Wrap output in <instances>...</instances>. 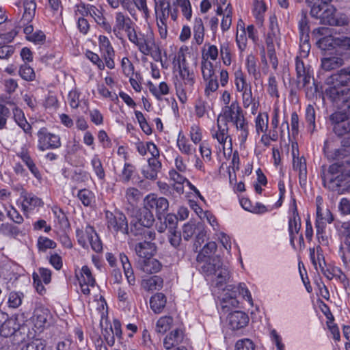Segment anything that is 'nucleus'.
I'll use <instances>...</instances> for the list:
<instances>
[{"label": "nucleus", "mask_w": 350, "mask_h": 350, "mask_svg": "<svg viewBox=\"0 0 350 350\" xmlns=\"http://www.w3.org/2000/svg\"><path fill=\"white\" fill-rule=\"evenodd\" d=\"M105 217L107 219V228L114 232H121L125 234L131 233L128 226L127 219L124 214L121 212L112 213L106 211Z\"/></svg>", "instance_id": "5"}, {"label": "nucleus", "mask_w": 350, "mask_h": 350, "mask_svg": "<svg viewBox=\"0 0 350 350\" xmlns=\"http://www.w3.org/2000/svg\"><path fill=\"white\" fill-rule=\"evenodd\" d=\"M99 48L101 52L102 58L105 62V66L109 68L113 69L115 67L114 57L115 51L112 47L110 41L105 36L99 37Z\"/></svg>", "instance_id": "10"}, {"label": "nucleus", "mask_w": 350, "mask_h": 350, "mask_svg": "<svg viewBox=\"0 0 350 350\" xmlns=\"http://www.w3.org/2000/svg\"><path fill=\"white\" fill-rule=\"evenodd\" d=\"M138 223L142 226L147 228H150L153 225L155 219L154 217L148 208L144 205V207L140 210Z\"/></svg>", "instance_id": "33"}, {"label": "nucleus", "mask_w": 350, "mask_h": 350, "mask_svg": "<svg viewBox=\"0 0 350 350\" xmlns=\"http://www.w3.org/2000/svg\"><path fill=\"white\" fill-rule=\"evenodd\" d=\"M46 341L42 338H33L26 343L21 350H45Z\"/></svg>", "instance_id": "49"}, {"label": "nucleus", "mask_w": 350, "mask_h": 350, "mask_svg": "<svg viewBox=\"0 0 350 350\" xmlns=\"http://www.w3.org/2000/svg\"><path fill=\"white\" fill-rule=\"evenodd\" d=\"M24 294L20 291H12L8 295V304L10 308H18L23 301Z\"/></svg>", "instance_id": "48"}, {"label": "nucleus", "mask_w": 350, "mask_h": 350, "mask_svg": "<svg viewBox=\"0 0 350 350\" xmlns=\"http://www.w3.org/2000/svg\"><path fill=\"white\" fill-rule=\"evenodd\" d=\"M120 260L129 284L130 285H134L135 283V277L129 258L124 253H121L120 254Z\"/></svg>", "instance_id": "31"}, {"label": "nucleus", "mask_w": 350, "mask_h": 350, "mask_svg": "<svg viewBox=\"0 0 350 350\" xmlns=\"http://www.w3.org/2000/svg\"><path fill=\"white\" fill-rule=\"evenodd\" d=\"M143 288L148 291L159 290L163 287V280L158 275H154L142 281Z\"/></svg>", "instance_id": "35"}, {"label": "nucleus", "mask_w": 350, "mask_h": 350, "mask_svg": "<svg viewBox=\"0 0 350 350\" xmlns=\"http://www.w3.org/2000/svg\"><path fill=\"white\" fill-rule=\"evenodd\" d=\"M51 319L52 314L49 309L38 307L34 310L32 320L34 326L40 332L50 325Z\"/></svg>", "instance_id": "11"}, {"label": "nucleus", "mask_w": 350, "mask_h": 350, "mask_svg": "<svg viewBox=\"0 0 350 350\" xmlns=\"http://www.w3.org/2000/svg\"><path fill=\"white\" fill-rule=\"evenodd\" d=\"M37 246L40 251L44 252L47 249H54L56 247L57 244L53 240L45 237H40L38 239Z\"/></svg>", "instance_id": "57"}, {"label": "nucleus", "mask_w": 350, "mask_h": 350, "mask_svg": "<svg viewBox=\"0 0 350 350\" xmlns=\"http://www.w3.org/2000/svg\"><path fill=\"white\" fill-rule=\"evenodd\" d=\"M177 4L180 7L183 16L190 20L192 16L191 5L189 0H176Z\"/></svg>", "instance_id": "62"}, {"label": "nucleus", "mask_w": 350, "mask_h": 350, "mask_svg": "<svg viewBox=\"0 0 350 350\" xmlns=\"http://www.w3.org/2000/svg\"><path fill=\"white\" fill-rule=\"evenodd\" d=\"M324 151L329 159H336L350 154V136H345L341 141V148L335 149L334 152L329 150L328 142H325Z\"/></svg>", "instance_id": "15"}, {"label": "nucleus", "mask_w": 350, "mask_h": 350, "mask_svg": "<svg viewBox=\"0 0 350 350\" xmlns=\"http://www.w3.org/2000/svg\"><path fill=\"white\" fill-rule=\"evenodd\" d=\"M0 233L6 237H16L21 233V230L10 223H3L0 225Z\"/></svg>", "instance_id": "50"}, {"label": "nucleus", "mask_w": 350, "mask_h": 350, "mask_svg": "<svg viewBox=\"0 0 350 350\" xmlns=\"http://www.w3.org/2000/svg\"><path fill=\"white\" fill-rule=\"evenodd\" d=\"M183 338V332L180 329H176L165 336L163 340V346L166 349H170L181 343Z\"/></svg>", "instance_id": "25"}, {"label": "nucleus", "mask_w": 350, "mask_h": 350, "mask_svg": "<svg viewBox=\"0 0 350 350\" xmlns=\"http://www.w3.org/2000/svg\"><path fill=\"white\" fill-rule=\"evenodd\" d=\"M116 25L113 29V32L118 37L119 33L121 30L124 29L126 31L128 29H130L131 27L133 26V23L131 19L125 16L122 12H117L116 14Z\"/></svg>", "instance_id": "26"}, {"label": "nucleus", "mask_w": 350, "mask_h": 350, "mask_svg": "<svg viewBox=\"0 0 350 350\" xmlns=\"http://www.w3.org/2000/svg\"><path fill=\"white\" fill-rule=\"evenodd\" d=\"M137 224H133L132 222L131 223V233L134 236H140L141 241L154 243L153 241L156 239V232L154 230L146 228V229L134 230L133 226L135 228Z\"/></svg>", "instance_id": "32"}, {"label": "nucleus", "mask_w": 350, "mask_h": 350, "mask_svg": "<svg viewBox=\"0 0 350 350\" xmlns=\"http://www.w3.org/2000/svg\"><path fill=\"white\" fill-rule=\"evenodd\" d=\"M137 46L139 51L144 55H148L150 50L152 49V46H155V42L152 34L146 35L140 34Z\"/></svg>", "instance_id": "29"}, {"label": "nucleus", "mask_w": 350, "mask_h": 350, "mask_svg": "<svg viewBox=\"0 0 350 350\" xmlns=\"http://www.w3.org/2000/svg\"><path fill=\"white\" fill-rule=\"evenodd\" d=\"M155 12L160 11L159 16L163 19L168 18L170 12V4L166 0H154Z\"/></svg>", "instance_id": "43"}, {"label": "nucleus", "mask_w": 350, "mask_h": 350, "mask_svg": "<svg viewBox=\"0 0 350 350\" xmlns=\"http://www.w3.org/2000/svg\"><path fill=\"white\" fill-rule=\"evenodd\" d=\"M326 82L327 84H336L342 87L350 85V66L332 74L327 79Z\"/></svg>", "instance_id": "17"}, {"label": "nucleus", "mask_w": 350, "mask_h": 350, "mask_svg": "<svg viewBox=\"0 0 350 350\" xmlns=\"http://www.w3.org/2000/svg\"><path fill=\"white\" fill-rule=\"evenodd\" d=\"M295 70L298 84H301L303 88L309 84L312 77V70H311L310 66H306L304 64L299 57H296L295 58Z\"/></svg>", "instance_id": "13"}, {"label": "nucleus", "mask_w": 350, "mask_h": 350, "mask_svg": "<svg viewBox=\"0 0 350 350\" xmlns=\"http://www.w3.org/2000/svg\"><path fill=\"white\" fill-rule=\"evenodd\" d=\"M234 76V83L238 92H241L245 90V89L246 90L248 89V88H251V85L247 83L245 77L241 70L236 71Z\"/></svg>", "instance_id": "54"}, {"label": "nucleus", "mask_w": 350, "mask_h": 350, "mask_svg": "<svg viewBox=\"0 0 350 350\" xmlns=\"http://www.w3.org/2000/svg\"><path fill=\"white\" fill-rule=\"evenodd\" d=\"M85 56L91 62L96 65L99 70H103L105 69V65L98 55L91 51H87Z\"/></svg>", "instance_id": "63"}, {"label": "nucleus", "mask_w": 350, "mask_h": 350, "mask_svg": "<svg viewBox=\"0 0 350 350\" xmlns=\"http://www.w3.org/2000/svg\"><path fill=\"white\" fill-rule=\"evenodd\" d=\"M83 8L85 10L86 14H90L94 18L97 24L105 18L102 12L94 5L85 6L83 5Z\"/></svg>", "instance_id": "60"}, {"label": "nucleus", "mask_w": 350, "mask_h": 350, "mask_svg": "<svg viewBox=\"0 0 350 350\" xmlns=\"http://www.w3.org/2000/svg\"><path fill=\"white\" fill-rule=\"evenodd\" d=\"M246 68L248 73L252 75L255 80L260 77V73L257 70L256 61L253 55H248L246 59Z\"/></svg>", "instance_id": "52"}, {"label": "nucleus", "mask_w": 350, "mask_h": 350, "mask_svg": "<svg viewBox=\"0 0 350 350\" xmlns=\"http://www.w3.org/2000/svg\"><path fill=\"white\" fill-rule=\"evenodd\" d=\"M91 165L98 178L103 180L105 178V172L98 155L94 154L91 160Z\"/></svg>", "instance_id": "44"}, {"label": "nucleus", "mask_w": 350, "mask_h": 350, "mask_svg": "<svg viewBox=\"0 0 350 350\" xmlns=\"http://www.w3.org/2000/svg\"><path fill=\"white\" fill-rule=\"evenodd\" d=\"M162 167L161 163L156 158H150L148 160V165L142 169V174L146 179L155 180L157 179L158 173Z\"/></svg>", "instance_id": "18"}, {"label": "nucleus", "mask_w": 350, "mask_h": 350, "mask_svg": "<svg viewBox=\"0 0 350 350\" xmlns=\"http://www.w3.org/2000/svg\"><path fill=\"white\" fill-rule=\"evenodd\" d=\"M329 85L325 90V94L336 105L340 107L350 99V88L336 84Z\"/></svg>", "instance_id": "8"}, {"label": "nucleus", "mask_w": 350, "mask_h": 350, "mask_svg": "<svg viewBox=\"0 0 350 350\" xmlns=\"http://www.w3.org/2000/svg\"><path fill=\"white\" fill-rule=\"evenodd\" d=\"M316 112L315 109L312 105H308L306 107L305 112V120L307 124V128L310 133H312L316 129Z\"/></svg>", "instance_id": "39"}, {"label": "nucleus", "mask_w": 350, "mask_h": 350, "mask_svg": "<svg viewBox=\"0 0 350 350\" xmlns=\"http://www.w3.org/2000/svg\"><path fill=\"white\" fill-rule=\"evenodd\" d=\"M38 148L41 151L56 149L61 146L60 137L49 132L46 127L41 128L38 132Z\"/></svg>", "instance_id": "6"}, {"label": "nucleus", "mask_w": 350, "mask_h": 350, "mask_svg": "<svg viewBox=\"0 0 350 350\" xmlns=\"http://www.w3.org/2000/svg\"><path fill=\"white\" fill-rule=\"evenodd\" d=\"M201 70L204 81H207L208 79L217 77L215 75L213 63L207 59H204V57H203L201 63Z\"/></svg>", "instance_id": "42"}, {"label": "nucleus", "mask_w": 350, "mask_h": 350, "mask_svg": "<svg viewBox=\"0 0 350 350\" xmlns=\"http://www.w3.org/2000/svg\"><path fill=\"white\" fill-rule=\"evenodd\" d=\"M135 166L130 163H125L121 174L119 175L120 180L123 183H129L135 172Z\"/></svg>", "instance_id": "45"}, {"label": "nucleus", "mask_w": 350, "mask_h": 350, "mask_svg": "<svg viewBox=\"0 0 350 350\" xmlns=\"http://www.w3.org/2000/svg\"><path fill=\"white\" fill-rule=\"evenodd\" d=\"M343 64V59L336 56L325 57L321 59V67L326 71H330L332 70L338 68Z\"/></svg>", "instance_id": "36"}, {"label": "nucleus", "mask_w": 350, "mask_h": 350, "mask_svg": "<svg viewBox=\"0 0 350 350\" xmlns=\"http://www.w3.org/2000/svg\"><path fill=\"white\" fill-rule=\"evenodd\" d=\"M243 116H244L243 110L237 100L222 108L221 113L217 119V129H213L211 132L212 137L216 139L223 146L224 149L227 139L229 138L231 140L228 134V123L229 122H233Z\"/></svg>", "instance_id": "1"}, {"label": "nucleus", "mask_w": 350, "mask_h": 350, "mask_svg": "<svg viewBox=\"0 0 350 350\" xmlns=\"http://www.w3.org/2000/svg\"><path fill=\"white\" fill-rule=\"evenodd\" d=\"M211 277L213 287L220 291L224 289L230 278V271L227 266L222 265Z\"/></svg>", "instance_id": "14"}, {"label": "nucleus", "mask_w": 350, "mask_h": 350, "mask_svg": "<svg viewBox=\"0 0 350 350\" xmlns=\"http://www.w3.org/2000/svg\"><path fill=\"white\" fill-rule=\"evenodd\" d=\"M256 131L258 134L260 132L265 133L268 129L269 116L267 113H260L255 120Z\"/></svg>", "instance_id": "47"}, {"label": "nucleus", "mask_w": 350, "mask_h": 350, "mask_svg": "<svg viewBox=\"0 0 350 350\" xmlns=\"http://www.w3.org/2000/svg\"><path fill=\"white\" fill-rule=\"evenodd\" d=\"M242 92V101L243 106L245 109H247L251 107V112L252 114H256L259 106V101L256 100L253 96L252 88L245 89L241 91Z\"/></svg>", "instance_id": "27"}, {"label": "nucleus", "mask_w": 350, "mask_h": 350, "mask_svg": "<svg viewBox=\"0 0 350 350\" xmlns=\"http://www.w3.org/2000/svg\"><path fill=\"white\" fill-rule=\"evenodd\" d=\"M309 252L311 262L317 271H318L319 268H322V266L325 265L323 250L319 245L316 248L310 247Z\"/></svg>", "instance_id": "30"}, {"label": "nucleus", "mask_w": 350, "mask_h": 350, "mask_svg": "<svg viewBox=\"0 0 350 350\" xmlns=\"http://www.w3.org/2000/svg\"><path fill=\"white\" fill-rule=\"evenodd\" d=\"M134 250L135 254L140 258L152 257L157 252V245L155 243L140 241L135 243Z\"/></svg>", "instance_id": "20"}, {"label": "nucleus", "mask_w": 350, "mask_h": 350, "mask_svg": "<svg viewBox=\"0 0 350 350\" xmlns=\"http://www.w3.org/2000/svg\"><path fill=\"white\" fill-rule=\"evenodd\" d=\"M293 210L292 216L288 221V232L290 235V243L293 248H295V234H298L301 228V219L299 216L295 201L293 202Z\"/></svg>", "instance_id": "16"}, {"label": "nucleus", "mask_w": 350, "mask_h": 350, "mask_svg": "<svg viewBox=\"0 0 350 350\" xmlns=\"http://www.w3.org/2000/svg\"><path fill=\"white\" fill-rule=\"evenodd\" d=\"M346 167L335 163L331 165L328 170L323 168L321 178L325 187L332 191H338L347 176H350V160L347 161Z\"/></svg>", "instance_id": "3"}, {"label": "nucleus", "mask_w": 350, "mask_h": 350, "mask_svg": "<svg viewBox=\"0 0 350 350\" xmlns=\"http://www.w3.org/2000/svg\"><path fill=\"white\" fill-rule=\"evenodd\" d=\"M79 282H84L94 287L96 284L95 278L93 277L90 269L84 265L81 268V278L79 279Z\"/></svg>", "instance_id": "56"}, {"label": "nucleus", "mask_w": 350, "mask_h": 350, "mask_svg": "<svg viewBox=\"0 0 350 350\" xmlns=\"http://www.w3.org/2000/svg\"><path fill=\"white\" fill-rule=\"evenodd\" d=\"M235 126L237 131L239 132V140L241 145H243L247 141L249 135L248 122L244 116L237 119L232 122Z\"/></svg>", "instance_id": "28"}, {"label": "nucleus", "mask_w": 350, "mask_h": 350, "mask_svg": "<svg viewBox=\"0 0 350 350\" xmlns=\"http://www.w3.org/2000/svg\"><path fill=\"white\" fill-rule=\"evenodd\" d=\"M293 170L299 172V184L301 186L305 185L307 180V166L304 157H295L293 153Z\"/></svg>", "instance_id": "22"}, {"label": "nucleus", "mask_w": 350, "mask_h": 350, "mask_svg": "<svg viewBox=\"0 0 350 350\" xmlns=\"http://www.w3.org/2000/svg\"><path fill=\"white\" fill-rule=\"evenodd\" d=\"M197 261L199 264L200 271L206 277L213 276V273H215L216 270L223 265L218 256H213V258H202L201 260L197 259Z\"/></svg>", "instance_id": "12"}, {"label": "nucleus", "mask_w": 350, "mask_h": 350, "mask_svg": "<svg viewBox=\"0 0 350 350\" xmlns=\"http://www.w3.org/2000/svg\"><path fill=\"white\" fill-rule=\"evenodd\" d=\"M125 199L131 205L137 204L142 198V193L137 188L130 187L125 191Z\"/></svg>", "instance_id": "46"}, {"label": "nucleus", "mask_w": 350, "mask_h": 350, "mask_svg": "<svg viewBox=\"0 0 350 350\" xmlns=\"http://www.w3.org/2000/svg\"><path fill=\"white\" fill-rule=\"evenodd\" d=\"M235 348L236 350H254V345L251 340L244 338L237 342Z\"/></svg>", "instance_id": "64"}, {"label": "nucleus", "mask_w": 350, "mask_h": 350, "mask_svg": "<svg viewBox=\"0 0 350 350\" xmlns=\"http://www.w3.org/2000/svg\"><path fill=\"white\" fill-rule=\"evenodd\" d=\"M228 323L233 330L245 327L249 322V317L242 311H234L228 315Z\"/></svg>", "instance_id": "19"}, {"label": "nucleus", "mask_w": 350, "mask_h": 350, "mask_svg": "<svg viewBox=\"0 0 350 350\" xmlns=\"http://www.w3.org/2000/svg\"><path fill=\"white\" fill-rule=\"evenodd\" d=\"M144 205L151 212L155 211L158 220H161L169 208L168 200L163 197H158L154 193L148 194L144 200Z\"/></svg>", "instance_id": "7"}, {"label": "nucleus", "mask_w": 350, "mask_h": 350, "mask_svg": "<svg viewBox=\"0 0 350 350\" xmlns=\"http://www.w3.org/2000/svg\"><path fill=\"white\" fill-rule=\"evenodd\" d=\"M332 0H306L308 5L310 8V14L311 16H317L320 10H323L330 5Z\"/></svg>", "instance_id": "37"}, {"label": "nucleus", "mask_w": 350, "mask_h": 350, "mask_svg": "<svg viewBox=\"0 0 350 350\" xmlns=\"http://www.w3.org/2000/svg\"><path fill=\"white\" fill-rule=\"evenodd\" d=\"M336 14V9L332 5H329L323 10H320L317 16H311L319 19L320 23L323 25L332 26L344 25V21L342 18H338Z\"/></svg>", "instance_id": "9"}, {"label": "nucleus", "mask_w": 350, "mask_h": 350, "mask_svg": "<svg viewBox=\"0 0 350 350\" xmlns=\"http://www.w3.org/2000/svg\"><path fill=\"white\" fill-rule=\"evenodd\" d=\"M333 221L334 217L329 209L327 208L323 211L320 206L317 205L315 226L318 231L325 228L326 223L331 224Z\"/></svg>", "instance_id": "23"}, {"label": "nucleus", "mask_w": 350, "mask_h": 350, "mask_svg": "<svg viewBox=\"0 0 350 350\" xmlns=\"http://www.w3.org/2000/svg\"><path fill=\"white\" fill-rule=\"evenodd\" d=\"M42 200L33 194H26L23 196V204L25 208L26 204L31 207H38L43 205Z\"/></svg>", "instance_id": "59"}, {"label": "nucleus", "mask_w": 350, "mask_h": 350, "mask_svg": "<svg viewBox=\"0 0 350 350\" xmlns=\"http://www.w3.org/2000/svg\"><path fill=\"white\" fill-rule=\"evenodd\" d=\"M135 115L137 120L142 130L146 134L150 135L152 133V129L147 122L144 114L139 111H135Z\"/></svg>", "instance_id": "61"}, {"label": "nucleus", "mask_w": 350, "mask_h": 350, "mask_svg": "<svg viewBox=\"0 0 350 350\" xmlns=\"http://www.w3.org/2000/svg\"><path fill=\"white\" fill-rule=\"evenodd\" d=\"M178 75L174 79L176 94L182 103L187 100V93L191 92L195 83V75L189 70L184 53L178 55L177 58Z\"/></svg>", "instance_id": "2"}, {"label": "nucleus", "mask_w": 350, "mask_h": 350, "mask_svg": "<svg viewBox=\"0 0 350 350\" xmlns=\"http://www.w3.org/2000/svg\"><path fill=\"white\" fill-rule=\"evenodd\" d=\"M177 146L183 154L187 155H191L196 151V148L189 144L188 139L181 132L178 136Z\"/></svg>", "instance_id": "40"}, {"label": "nucleus", "mask_w": 350, "mask_h": 350, "mask_svg": "<svg viewBox=\"0 0 350 350\" xmlns=\"http://www.w3.org/2000/svg\"><path fill=\"white\" fill-rule=\"evenodd\" d=\"M217 250V244L214 241L207 243L202 248V251L198 254L197 259L201 260L205 258H213L212 256Z\"/></svg>", "instance_id": "51"}, {"label": "nucleus", "mask_w": 350, "mask_h": 350, "mask_svg": "<svg viewBox=\"0 0 350 350\" xmlns=\"http://www.w3.org/2000/svg\"><path fill=\"white\" fill-rule=\"evenodd\" d=\"M24 12L21 21V23L24 25L29 23L32 21L35 16L36 3L35 0H21Z\"/></svg>", "instance_id": "24"}, {"label": "nucleus", "mask_w": 350, "mask_h": 350, "mask_svg": "<svg viewBox=\"0 0 350 350\" xmlns=\"http://www.w3.org/2000/svg\"><path fill=\"white\" fill-rule=\"evenodd\" d=\"M138 268L147 274H152L159 272L161 269V262L152 257H148L139 260L137 263Z\"/></svg>", "instance_id": "21"}, {"label": "nucleus", "mask_w": 350, "mask_h": 350, "mask_svg": "<svg viewBox=\"0 0 350 350\" xmlns=\"http://www.w3.org/2000/svg\"><path fill=\"white\" fill-rule=\"evenodd\" d=\"M239 301L234 297L224 295L221 300V307L224 312H228L230 308L237 307Z\"/></svg>", "instance_id": "58"}, {"label": "nucleus", "mask_w": 350, "mask_h": 350, "mask_svg": "<svg viewBox=\"0 0 350 350\" xmlns=\"http://www.w3.org/2000/svg\"><path fill=\"white\" fill-rule=\"evenodd\" d=\"M18 74L23 79L27 81H32L36 78L33 69L27 64H24L20 66Z\"/></svg>", "instance_id": "55"}, {"label": "nucleus", "mask_w": 350, "mask_h": 350, "mask_svg": "<svg viewBox=\"0 0 350 350\" xmlns=\"http://www.w3.org/2000/svg\"><path fill=\"white\" fill-rule=\"evenodd\" d=\"M193 29V38L197 44L200 45L203 42L204 36V27L202 18H195Z\"/></svg>", "instance_id": "38"}, {"label": "nucleus", "mask_w": 350, "mask_h": 350, "mask_svg": "<svg viewBox=\"0 0 350 350\" xmlns=\"http://www.w3.org/2000/svg\"><path fill=\"white\" fill-rule=\"evenodd\" d=\"M76 237L79 244L83 248L88 247V241L94 252L98 253L103 250L102 242L93 226L87 225L85 230L77 229Z\"/></svg>", "instance_id": "4"}, {"label": "nucleus", "mask_w": 350, "mask_h": 350, "mask_svg": "<svg viewBox=\"0 0 350 350\" xmlns=\"http://www.w3.org/2000/svg\"><path fill=\"white\" fill-rule=\"evenodd\" d=\"M77 197L85 206H90L94 199V194L87 189H80L78 191Z\"/></svg>", "instance_id": "53"}, {"label": "nucleus", "mask_w": 350, "mask_h": 350, "mask_svg": "<svg viewBox=\"0 0 350 350\" xmlns=\"http://www.w3.org/2000/svg\"><path fill=\"white\" fill-rule=\"evenodd\" d=\"M172 323L173 319L172 317H162L157 321L155 330L157 332L163 334L171 328Z\"/></svg>", "instance_id": "41"}, {"label": "nucleus", "mask_w": 350, "mask_h": 350, "mask_svg": "<svg viewBox=\"0 0 350 350\" xmlns=\"http://www.w3.org/2000/svg\"><path fill=\"white\" fill-rule=\"evenodd\" d=\"M166 301V297L164 294L161 293H156L150 298V308L155 313H160L165 308Z\"/></svg>", "instance_id": "34"}]
</instances>
